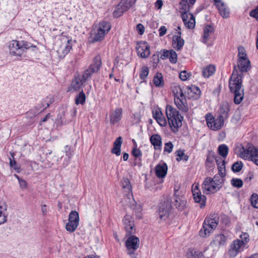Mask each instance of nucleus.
Instances as JSON below:
<instances>
[{"instance_id": "37998d69", "label": "nucleus", "mask_w": 258, "mask_h": 258, "mask_svg": "<svg viewBox=\"0 0 258 258\" xmlns=\"http://www.w3.org/2000/svg\"><path fill=\"white\" fill-rule=\"evenodd\" d=\"M68 220H70L73 221V223H75L79 225V213L76 211H72L69 215Z\"/></svg>"}, {"instance_id": "3c124183", "label": "nucleus", "mask_w": 258, "mask_h": 258, "mask_svg": "<svg viewBox=\"0 0 258 258\" xmlns=\"http://www.w3.org/2000/svg\"><path fill=\"white\" fill-rule=\"evenodd\" d=\"M98 28H101L102 30H104L105 32L107 33L111 28L110 23L106 21H102L99 23Z\"/></svg>"}, {"instance_id": "680f3d73", "label": "nucleus", "mask_w": 258, "mask_h": 258, "mask_svg": "<svg viewBox=\"0 0 258 258\" xmlns=\"http://www.w3.org/2000/svg\"><path fill=\"white\" fill-rule=\"evenodd\" d=\"M121 186L124 191L129 190V179L127 178H123L121 180Z\"/></svg>"}, {"instance_id": "9b49d317", "label": "nucleus", "mask_w": 258, "mask_h": 258, "mask_svg": "<svg viewBox=\"0 0 258 258\" xmlns=\"http://www.w3.org/2000/svg\"><path fill=\"white\" fill-rule=\"evenodd\" d=\"M128 7L129 0H121L113 13V17L116 18L120 17L124 12L128 10Z\"/></svg>"}, {"instance_id": "c03bdc74", "label": "nucleus", "mask_w": 258, "mask_h": 258, "mask_svg": "<svg viewBox=\"0 0 258 258\" xmlns=\"http://www.w3.org/2000/svg\"><path fill=\"white\" fill-rule=\"evenodd\" d=\"M176 154L177 157L176 160L178 162L181 160L187 161L188 160V156L184 154L183 150H178L176 151Z\"/></svg>"}, {"instance_id": "2eb2a0df", "label": "nucleus", "mask_w": 258, "mask_h": 258, "mask_svg": "<svg viewBox=\"0 0 258 258\" xmlns=\"http://www.w3.org/2000/svg\"><path fill=\"white\" fill-rule=\"evenodd\" d=\"M133 226L130 225V254H131V250H137L140 245V239L139 238L132 235L134 233L133 231Z\"/></svg>"}, {"instance_id": "c85d7f7f", "label": "nucleus", "mask_w": 258, "mask_h": 258, "mask_svg": "<svg viewBox=\"0 0 258 258\" xmlns=\"http://www.w3.org/2000/svg\"><path fill=\"white\" fill-rule=\"evenodd\" d=\"M220 15L223 18H227L229 16L230 11L227 6L223 2L216 7Z\"/></svg>"}, {"instance_id": "aec40b11", "label": "nucleus", "mask_w": 258, "mask_h": 258, "mask_svg": "<svg viewBox=\"0 0 258 258\" xmlns=\"http://www.w3.org/2000/svg\"><path fill=\"white\" fill-rule=\"evenodd\" d=\"M215 28L213 25L208 24L205 26L204 28V33L202 36L203 42L204 43H207L209 40V38L211 34L214 33Z\"/></svg>"}, {"instance_id": "6ab92c4d", "label": "nucleus", "mask_w": 258, "mask_h": 258, "mask_svg": "<svg viewBox=\"0 0 258 258\" xmlns=\"http://www.w3.org/2000/svg\"><path fill=\"white\" fill-rule=\"evenodd\" d=\"M132 154L135 158L133 165L141 166L142 165L141 157L142 154L141 151L137 148V145H135L133 147Z\"/></svg>"}, {"instance_id": "603ef678", "label": "nucleus", "mask_w": 258, "mask_h": 258, "mask_svg": "<svg viewBox=\"0 0 258 258\" xmlns=\"http://www.w3.org/2000/svg\"><path fill=\"white\" fill-rule=\"evenodd\" d=\"M226 162L225 159H223L222 164H220L218 166V173L221 176H226V169H225Z\"/></svg>"}, {"instance_id": "49530a36", "label": "nucleus", "mask_w": 258, "mask_h": 258, "mask_svg": "<svg viewBox=\"0 0 258 258\" xmlns=\"http://www.w3.org/2000/svg\"><path fill=\"white\" fill-rule=\"evenodd\" d=\"M78 226V225L76 224L75 225V223H73V221L68 220V222L66 225V229L70 232H73L76 230Z\"/></svg>"}, {"instance_id": "b1692460", "label": "nucleus", "mask_w": 258, "mask_h": 258, "mask_svg": "<svg viewBox=\"0 0 258 258\" xmlns=\"http://www.w3.org/2000/svg\"><path fill=\"white\" fill-rule=\"evenodd\" d=\"M187 88L188 90H190V92H188V94L190 98H192L194 100H197L200 98L201 91L199 87L195 85H191L190 87L187 86Z\"/></svg>"}, {"instance_id": "bf43d9fd", "label": "nucleus", "mask_w": 258, "mask_h": 258, "mask_svg": "<svg viewBox=\"0 0 258 258\" xmlns=\"http://www.w3.org/2000/svg\"><path fill=\"white\" fill-rule=\"evenodd\" d=\"M149 74V69L146 66H144L142 67L141 71L140 74V77L141 80H145Z\"/></svg>"}, {"instance_id": "a878e982", "label": "nucleus", "mask_w": 258, "mask_h": 258, "mask_svg": "<svg viewBox=\"0 0 258 258\" xmlns=\"http://www.w3.org/2000/svg\"><path fill=\"white\" fill-rule=\"evenodd\" d=\"M184 44V40L179 35H174L173 36L172 45L177 51L180 50Z\"/></svg>"}, {"instance_id": "a19ab883", "label": "nucleus", "mask_w": 258, "mask_h": 258, "mask_svg": "<svg viewBox=\"0 0 258 258\" xmlns=\"http://www.w3.org/2000/svg\"><path fill=\"white\" fill-rule=\"evenodd\" d=\"M72 40L69 39L67 40V44L65 47L62 50V54H60L59 57H64L68 53L70 52L72 48Z\"/></svg>"}, {"instance_id": "72a5a7b5", "label": "nucleus", "mask_w": 258, "mask_h": 258, "mask_svg": "<svg viewBox=\"0 0 258 258\" xmlns=\"http://www.w3.org/2000/svg\"><path fill=\"white\" fill-rule=\"evenodd\" d=\"M225 119L222 118L221 116H218L216 119L215 118L214 123H213L212 130L217 131L220 130L224 125V120Z\"/></svg>"}, {"instance_id": "6e6d98bb", "label": "nucleus", "mask_w": 258, "mask_h": 258, "mask_svg": "<svg viewBox=\"0 0 258 258\" xmlns=\"http://www.w3.org/2000/svg\"><path fill=\"white\" fill-rule=\"evenodd\" d=\"M231 183L233 186L237 188H240L243 186V181L240 178H232L231 180Z\"/></svg>"}, {"instance_id": "4d7b16f0", "label": "nucleus", "mask_w": 258, "mask_h": 258, "mask_svg": "<svg viewBox=\"0 0 258 258\" xmlns=\"http://www.w3.org/2000/svg\"><path fill=\"white\" fill-rule=\"evenodd\" d=\"M19 45L20 47L22 48V50L23 54L26 51V49H28L30 47H32V45L30 43H29L25 41H19Z\"/></svg>"}, {"instance_id": "8fccbe9b", "label": "nucleus", "mask_w": 258, "mask_h": 258, "mask_svg": "<svg viewBox=\"0 0 258 258\" xmlns=\"http://www.w3.org/2000/svg\"><path fill=\"white\" fill-rule=\"evenodd\" d=\"M243 167V163L241 161H237L234 163L231 166L232 171L234 172H239Z\"/></svg>"}, {"instance_id": "338daca9", "label": "nucleus", "mask_w": 258, "mask_h": 258, "mask_svg": "<svg viewBox=\"0 0 258 258\" xmlns=\"http://www.w3.org/2000/svg\"><path fill=\"white\" fill-rule=\"evenodd\" d=\"M249 16L254 18L258 21V5L254 9L249 12Z\"/></svg>"}, {"instance_id": "473e14b6", "label": "nucleus", "mask_w": 258, "mask_h": 258, "mask_svg": "<svg viewBox=\"0 0 258 258\" xmlns=\"http://www.w3.org/2000/svg\"><path fill=\"white\" fill-rule=\"evenodd\" d=\"M215 72V67L213 65L207 66L206 68H204L202 70L203 76L205 78H209L211 76L213 75Z\"/></svg>"}, {"instance_id": "69168bd1", "label": "nucleus", "mask_w": 258, "mask_h": 258, "mask_svg": "<svg viewBox=\"0 0 258 258\" xmlns=\"http://www.w3.org/2000/svg\"><path fill=\"white\" fill-rule=\"evenodd\" d=\"M173 145L171 142L165 143L164 151L167 152L169 153H171L173 150Z\"/></svg>"}, {"instance_id": "a211bd4d", "label": "nucleus", "mask_w": 258, "mask_h": 258, "mask_svg": "<svg viewBox=\"0 0 258 258\" xmlns=\"http://www.w3.org/2000/svg\"><path fill=\"white\" fill-rule=\"evenodd\" d=\"M167 170L168 167L166 163L158 164L155 167V174L158 178L162 179L166 175Z\"/></svg>"}, {"instance_id": "7ed1b4c3", "label": "nucleus", "mask_w": 258, "mask_h": 258, "mask_svg": "<svg viewBox=\"0 0 258 258\" xmlns=\"http://www.w3.org/2000/svg\"><path fill=\"white\" fill-rule=\"evenodd\" d=\"M166 114L171 131L173 133H176L179 127L182 125L183 117L179 114L176 109L170 105L166 106Z\"/></svg>"}, {"instance_id": "f8f14e48", "label": "nucleus", "mask_w": 258, "mask_h": 258, "mask_svg": "<svg viewBox=\"0 0 258 258\" xmlns=\"http://www.w3.org/2000/svg\"><path fill=\"white\" fill-rule=\"evenodd\" d=\"M124 229L126 231L125 237L123 240L125 241V244L126 247V252L129 254V216L126 215L122 220Z\"/></svg>"}, {"instance_id": "bb28decb", "label": "nucleus", "mask_w": 258, "mask_h": 258, "mask_svg": "<svg viewBox=\"0 0 258 258\" xmlns=\"http://www.w3.org/2000/svg\"><path fill=\"white\" fill-rule=\"evenodd\" d=\"M122 143V138L118 137L113 143V148L111 149V153L116 156H119L121 154L120 148Z\"/></svg>"}, {"instance_id": "f704fd0d", "label": "nucleus", "mask_w": 258, "mask_h": 258, "mask_svg": "<svg viewBox=\"0 0 258 258\" xmlns=\"http://www.w3.org/2000/svg\"><path fill=\"white\" fill-rule=\"evenodd\" d=\"M10 154L13 159L11 158H9L10 166L11 168L14 169L17 172V173H19L21 171V166L20 164H18L14 159L15 153L10 152Z\"/></svg>"}, {"instance_id": "20e7f679", "label": "nucleus", "mask_w": 258, "mask_h": 258, "mask_svg": "<svg viewBox=\"0 0 258 258\" xmlns=\"http://www.w3.org/2000/svg\"><path fill=\"white\" fill-rule=\"evenodd\" d=\"M172 200L166 197L164 198L157 206L156 213L160 221H166L169 218L172 210Z\"/></svg>"}, {"instance_id": "6e6552de", "label": "nucleus", "mask_w": 258, "mask_h": 258, "mask_svg": "<svg viewBox=\"0 0 258 258\" xmlns=\"http://www.w3.org/2000/svg\"><path fill=\"white\" fill-rule=\"evenodd\" d=\"M150 45L146 41H140L137 43V52L138 55L141 58H146L150 55Z\"/></svg>"}, {"instance_id": "ddd939ff", "label": "nucleus", "mask_w": 258, "mask_h": 258, "mask_svg": "<svg viewBox=\"0 0 258 258\" xmlns=\"http://www.w3.org/2000/svg\"><path fill=\"white\" fill-rule=\"evenodd\" d=\"M174 103L182 112L185 113L188 111V106L185 96L174 98Z\"/></svg>"}, {"instance_id": "1a4fd4ad", "label": "nucleus", "mask_w": 258, "mask_h": 258, "mask_svg": "<svg viewBox=\"0 0 258 258\" xmlns=\"http://www.w3.org/2000/svg\"><path fill=\"white\" fill-rule=\"evenodd\" d=\"M178 191L177 190H175V192L173 195V200L174 201L173 202L174 206L180 211H182L186 207V200L185 197L177 195V192Z\"/></svg>"}, {"instance_id": "e2e57ef3", "label": "nucleus", "mask_w": 258, "mask_h": 258, "mask_svg": "<svg viewBox=\"0 0 258 258\" xmlns=\"http://www.w3.org/2000/svg\"><path fill=\"white\" fill-rule=\"evenodd\" d=\"M38 114H39V112H38L33 107L26 112V116L27 118H33Z\"/></svg>"}, {"instance_id": "e433bc0d", "label": "nucleus", "mask_w": 258, "mask_h": 258, "mask_svg": "<svg viewBox=\"0 0 258 258\" xmlns=\"http://www.w3.org/2000/svg\"><path fill=\"white\" fill-rule=\"evenodd\" d=\"M187 258H204L202 252L196 250L194 249H189L187 252Z\"/></svg>"}, {"instance_id": "7c9ffc66", "label": "nucleus", "mask_w": 258, "mask_h": 258, "mask_svg": "<svg viewBox=\"0 0 258 258\" xmlns=\"http://www.w3.org/2000/svg\"><path fill=\"white\" fill-rule=\"evenodd\" d=\"M215 152L213 151H209L207 155V159L205 162L206 165L211 167L214 165V161L216 158Z\"/></svg>"}, {"instance_id": "9d476101", "label": "nucleus", "mask_w": 258, "mask_h": 258, "mask_svg": "<svg viewBox=\"0 0 258 258\" xmlns=\"http://www.w3.org/2000/svg\"><path fill=\"white\" fill-rule=\"evenodd\" d=\"M244 153V156H250L251 160L258 166V147H255L253 145H249L246 149L242 148Z\"/></svg>"}, {"instance_id": "4468645a", "label": "nucleus", "mask_w": 258, "mask_h": 258, "mask_svg": "<svg viewBox=\"0 0 258 258\" xmlns=\"http://www.w3.org/2000/svg\"><path fill=\"white\" fill-rule=\"evenodd\" d=\"M192 192L195 202L200 204L201 208H204L206 206V197L200 191H196V189H192Z\"/></svg>"}, {"instance_id": "774afa93", "label": "nucleus", "mask_w": 258, "mask_h": 258, "mask_svg": "<svg viewBox=\"0 0 258 258\" xmlns=\"http://www.w3.org/2000/svg\"><path fill=\"white\" fill-rule=\"evenodd\" d=\"M152 113H153V116L155 119L163 116V114L159 108H158V109H156L155 110H153L152 112Z\"/></svg>"}, {"instance_id": "0e129e2a", "label": "nucleus", "mask_w": 258, "mask_h": 258, "mask_svg": "<svg viewBox=\"0 0 258 258\" xmlns=\"http://www.w3.org/2000/svg\"><path fill=\"white\" fill-rule=\"evenodd\" d=\"M190 74L188 73L186 71H181L179 74V78L182 81L187 80Z\"/></svg>"}, {"instance_id": "13d9d810", "label": "nucleus", "mask_w": 258, "mask_h": 258, "mask_svg": "<svg viewBox=\"0 0 258 258\" xmlns=\"http://www.w3.org/2000/svg\"><path fill=\"white\" fill-rule=\"evenodd\" d=\"M250 203L251 205L255 208L258 209V195L253 194L250 198Z\"/></svg>"}, {"instance_id": "a18cd8bd", "label": "nucleus", "mask_w": 258, "mask_h": 258, "mask_svg": "<svg viewBox=\"0 0 258 258\" xmlns=\"http://www.w3.org/2000/svg\"><path fill=\"white\" fill-rule=\"evenodd\" d=\"M7 210V206H0V225L6 222L7 220V216L3 212Z\"/></svg>"}, {"instance_id": "f3484780", "label": "nucleus", "mask_w": 258, "mask_h": 258, "mask_svg": "<svg viewBox=\"0 0 258 258\" xmlns=\"http://www.w3.org/2000/svg\"><path fill=\"white\" fill-rule=\"evenodd\" d=\"M130 208L133 210L136 218L140 219L142 217V208L140 204H138L133 198V202L130 201Z\"/></svg>"}, {"instance_id": "5701e85b", "label": "nucleus", "mask_w": 258, "mask_h": 258, "mask_svg": "<svg viewBox=\"0 0 258 258\" xmlns=\"http://www.w3.org/2000/svg\"><path fill=\"white\" fill-rule=\"evenodd\" d=\"M102 66L101 58L100 55H96L93 60L92 63L88 68H90L93 72L97 73Z\"/></svg>"}, {"instance_id": "58836bf2", "label": "nucleus", "mask_w": 258, "mask_h": 258, "mask_svg": "<svg viewBox=\"0 0 258 258\" xmlns=\"http://www.w3.org/2000/svg\"><path fill=\"white\" fill-rule=\"evenodd\" d=\"M106 34L107 33L105 32L104 30H102L101 28H98L97 32L93 38L92 42H95L101 41Z\"/></svg>"}, {"instance_id": "39448f33", "label": "nucleus", "mask_w": 258, "mask_h": 258, "mask_svg": "<svg viewBox=\"0 0 258 258\" xmlns=\"http://www.w3.org/2000/svg\"><path fill=\"white\" fill-rule=\"evenodd\" d=\"M219 223V218L217 215H211L209 218H206L203 224V228L200 231V235L206 237L215 229Z\"/></svg>"}, {"instance_id": "dca6fc26", "label": "nucleus", "mask_w": 258, "mask_h": 258, "mask_svg": "<svg viewBox=\"0 0 258 258\" xmlns=\"http://www.w3.org/2000/svg\"><path fill=\"white\" fill-rule=\"evenodd\" d=\"M52 102L53 100L51 98L47 97L45 99L42 100L34 108L40 113L48 108Z\"/></svg>"}, {"instance_id": "393cba45", "label": "nucleus", "mask_w": 258, "mask_h": 258, "mask_svg": "<svg viewBox=\"0 0 258 258\" xmlns=\"http://www.w3.org/2000/svg\"><path fill=\"white\" fill-rule=\"evenodd\" d=\"M151 144L154 146L155 150L160 149L162 146L161 138L158 134H154L150 138Z\"/></svg>"}, {"instance_id": "cd10ccee", "label": "nucleus", "mask_w": 258, "mask_h": 258, "mask_svg": "<svg viewBox=\"0 0 258 258\" xmlns=\"http://www.w3.org/2000/svg\"><path fill=\"white\" fill-rule=\"evenodd\" d=\"M86 82L81 75L75 77V80L72 82L71 86L75 91H79L81 87Z\"/></svg>"}, {"instance_id": "052dcab7", "label": "nucleus", "mask_w": 258, "mask_h": 258, "mask_svg": "<svg viewBox=\"0 0 258 258\" xmlns=\"http://www.w3.org/2000/svg\"><path fill=\"white\" fill-rule=\"evenodd\" d=\"M169 61L172 63H176L177 61V55L176 52L174 50L171 49V52L169 57Z\"/></svg>"}, {"instance_id": "09e8293b", "label": "nucleus", "mask_w": 258, "mask_h": 258, "mask_svg": "<svg viewBox=\"0 0 258 258\" xmlns=\"http://www.w3.org/2000/svg\"><path fill=\"white\" fill-rule=\"evenodd\" d=\"M226 238L223 234L217 235L215 236L214 241L219 245H224L226 242Z\"/></svg>"}, {"instance_id": "79ce46f5", "label": "nucleus", "mask_w": 258, "mask_h": 258, "mask_svg": "<svg viewBox=\"0 0 258 258\" xmlns=\"http://www.w3.org/2000/svg\"><path fill=\"white\" fill-rule=\"evenodd\" d=\"M180 13H187L189 11L190 6L186 1L184 0H181L179 3Z\"/></svg>"}, {"instance_id": "864d4df0", "label": "nucleus", "mask_w": 258, "mask_h": 258, "mask_svg": "<svg viewBox=\"0 0 258 258\" xmlns=\"http://www.w3.org/2000/svg\"><path fill=\"white\" fill-rule=\"evenodd\" d=\"M205 118L208 126L212 130L215 117L211 113H208L206 115Z\"/></svg>"}, {"instance_id": "4be33fe9", "label": "nucleus", "mask_w": 258, "mask_h": 258, "mask_svg": "<svg viewBox=\"0 0 258 258\" xmlns=\"http://www.w3.org/2000/svg\"><path fill=\"white\" fill-rule=\"evenodd\" d=\"M102 66L101 58L100 55H96L93 60L92 63L88 68H90L93 72L97 73Z\"/></svg>"}, {"instance_id": "0eeeda50", "label": "nucleus", "mask_w": 258, "mask_h": 258, "mask_svg": "<svg viewBox=\"0 0 258 258\" xmlns=\"http://www.w3.org/2000/svg\"><path fill=\"white\" fill-rule=\"evenodd\" d=\"M9 52L11 56H16L17 60H21L23 56L22 48L19 45V41L14 40L9 44Z\"/></svg>"}, {"instance_id": "423d86ee", "label": "nucleus", "mask_w": 258, "mask_h": 258, "mask_svg": "<svg viewBox=\"0 0 258 258\" xmlns=\"http://www.w3.org/2000/svg\"><path fill=\"white\" fill-rule=\"evenodd\" d=\"M240 239H236L231 245L232 249L229 251L230 255H236L238 252L246 248L247 244L249 241V236L247 233H242L240 235Z\"/></svg>"}, {"instance_id": "de8ad7c7", "label": "nucleus", "mask_w": 258, "mask_h": 258, "mask_svg": "<svg viewBox=\"0 0 258 258\" xmlns=\"http://www.w3.org/2000/svg\"><path fill=\"white\" fill-rule=\"evenodd\" d=\"M95 73L90 68H88L87 69L84 71L83 75H81L84 80L86 82L89 80L92 77V75Z\"/></svg>"}, {"instance_id": "c9c22d12", "label": "nucleus", "mask_w": 258, "mask_h": 258, "mask_svg": "<svg viewBox=\"0 0 258 258\" xmlns=\"http://www.w3.org/2000/svg\"><path fill=\"white\" fill-rule=\"evenodd\" d=\"M229 152V148L225 144H221L218 147V153L223 159H225Z\"/></svg>"}, {"instance_id": "412c9836", "label": "nucleus", "mask_w": 258, "mask_h": 258, "mask_svg": "<svg viewBox=\"0 0 258 258\" xmlns=\"http://www.w3.org/2000/svg\"><path fill=\"white\" fill-rule=\"evenodd\" d=\"M230 111V106L228 102H223L220 106L218 112L219 115L222 118L226 119L228 117V113Z\"/></svg>"}, {"instance_id": "f03ea898", "label": "nucleus", "mask_w": 258, "mask_h": 258, "mask_svg": "<svg viewBox=\"0 0 258 258\" xmlns=\"http://www.w3.org/2000/svg\"><path fill=\"white\" fill-rule=\"evenodd\" d=\"M224 177L219 174H216L213 178L207 177L204 180L202 188L206 194L214 193L219 190L222 187L224 181Z\"/></svg>"}, {"instance_id": "2f4dec72", "label": "nucleus", "mask_w": 258, "mask_h": 258, "mask_svg": "<svg viewBox=\"0 0 258 258\" xmlns=\"http://www.w3.org/2000/svg\"><path fill=\"white\" fill-rule=\"evenodd\" d=\"M153 82L156 87H163L164 82L162 74L160 73H157L153 78Z\"/></svg>"}, {"instance_id": "4c0bfd02", "label": "nucleus", "mask_w": 258, "mask_h": 258, "mask_svg": "<svg viewBox=\"0 0 258 258\" xmlns=\"http://www.w3.org/2000/svg\"><path fill=\"white\" fill-rule=\"evenodd\" d=\"M86 95L83 91L80 92L75 98V103L77 105H84L86 102Z\"/></svg>"}, {"instance_id": "c756f323", "label": "nucleus", "mask_w": 258, "mask_h": 258, "mask_svg": "<svg viewBox=\"0 0 258 258\" xmlns=\"http://www.w3.org/2000/svg\"><path fill=\"white\" fill-rule=\"evenodd\" d=\"M122 110L121 109H116L110 114V123L114 124L121 119Z\"/></svg>"}, {"instance_id": "ea45409f", "label": "nucleus", "mask_w": 258, "mask_h": 258, "mask_svg": "<svg viewBox=\"0 0 258 258\" xmlns=\"http://www.w3.org/2000/svg\"><path fill=\"white\" fill-rule=\"evenodd\" d=\"M172 92L174 98L177 97H183L185 96L183 94L182 89L179 85H175L173 87Z\"/></svg>"}, {"instance_id": "5fc2aeb1", "label": "nucleus", "mask_w": 258, "mask_h": 258, "mask_svg": "<svg viewBox=\"0 0 258 258\" xmlns=\"http://www.w3.org/2000/svg\"><path fill=\"white\" fill-rule=\"evenodd\" d=\"M238 55H237V56L238 57V59H241L244 60V59H245V58H248L247 54L246 53V51L245 50V48L243 46H239L238 47Z\"/></svg>"}, {"instance_id": "f257e3e1", "label": "nucleus", "mask_w": 258, "mask_h": 258, "mask_svg": "<svg viewBox=\"0 0 258 258\" xmlns=\"http://www.w3.org/2000/svg\"><path fill=\"white\" fill-rule=\"evenodd\" d=\"M237 67L240 71L239 73L234 67L232 74L229 80V87L230 92L234 94V102L236 104H240L244 97V89L242 86V78L244 72H248L251 68L250 61L248 58H245L244 60L238 59Z\"/></svg>"}]
</instances>
